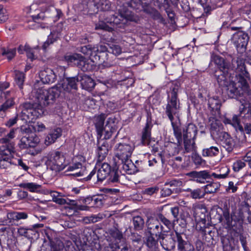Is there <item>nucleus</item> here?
Here are the masks:
<instances>
[{
	"instance_id": "1",
	"label": "nucleus",
	"mask_w": 251,
	"mask_h": 251,
	"mask_svg": "<svg viewBox=\"0 0 251 251\" xmlns=\"http://www.w3.org/2000/svg\"><path fill=\"white\" fill-rule=\"evenodd\" d=\"M80 75L72 77L67 78L62 83L49 89L39 88L32 91V96L34 99L32 104L25 103L24 107L30 110V113L37 110L38 116L44 114V108L47 106L54 103L55 99L60 96H65L66 94L73 93V91L77 89V83L80 81Z\"/></svg>"
},
{
	"instance_id": "2",
	"label": "nucleus",
	"mask_w": 251,
	"mask_h": 251,
	"mask_svg": "<svg viewBox=\"0 0 251 251\" xmlns=\"http://www.w3.org/2000/svg\"><path fill=\"white\" fill-rule=\"evenodd\" d=\"M243 201L239 205L238 208L232 210L231 214L227 209L223 211L224 223L228 229L241 232L243 230V225L246 219L251 224V195L243 192L241 195Z\"/></svg>"
},
{
	"instance_id": "3",
	"label": "nucleus",
	"mask_w": 251,
	"mask_h": 251,
	"mask_svg": "<svg viewBox=\"0 0 251 251\" xmlns=\"http://www.w3.org/2000/svg\"><path fill=\"white\" fill-rule=\"evenodd\" d=\"M179 89V86L177 84H175L172 86L168 93L167 104L165 112L170 121L179 119L180 103L177 98V93Z\"/></svg>"
},
{
	"instance_id": "4",
	"label": "nucleus",
	"mask_w": 251,
	"mask_h": 251,
	"mask_svg": "<svg viewBox=\"0 0 251 251\" xmlns=\"http://www.w3.org/2000/svg\"><path fill=\"white\" fill-rule=\"evenodd\" d=\"M179 89V86L177 84H175L172 86L168 93L167 104L165 112L170 121L179 119L180 103L177 98V93Z\"/></svg>"
},
{
	"instance_id": "5",
	"label": "nucleus",
	"mask_w": 251,
	"mask_h": 251,
	"mask_svg": "<svg viewBox=\"0 0 251 251\" xmlns=\"http://www.w3.org/2000/svg\"><path fill=\"white\" fill-rule=\"evenodd\" d=\"M15 136V130L12 129L9 133L4 137L0 139V143L3 144L0 146V159H16L14 156L15 154V144L11 140Z\"/></svg>"
},
{
	"instance_id": "6",
	"label": "nucleus",
	"mask_w": 251,
	"mask_h": 251,
	"mask_svg": "<svg viewBox=\"0 0 251 251\" xmlns=\"http://www.w3.org/2000/svg\"><path fill=\"white\" fill-rule=\"evenodd\" d=\"M245 32L238 30L231 37V42L235 46L238 53H243L247 50V46L251 37V27Z\"/></svg>"
},
{
	"instance_id": "7",
	"label": "nucleus",
	"mask_w": 251,
	"mask_h": 251,
	"mask_svg": "<svg viewBox=\"0 0 251 251\" xmlns=\"http://www.w3.org/2000/svg\"><path fill=\"white\" fill-rule=\"evenodd\" d=\"M151 0H130V5L133 9L139 11H144L150 14L153 19H161V15L155 9L150 5Z\"/></svg>"
},
{
	"instance_id": "8",
	"label": "nucleus",
	"mask_w": 251,
	"mask_h": 251,
	"mask_svg": "<svg viewBox=\"0 0 251 251\" xmlns=\"http://www.w3.org/2000/svg\"><path fill=\"white\" fill-rule=\"evenodd\" d=\"M64 59L69 65H75L83 72L88 71L92 69V66L88 62V60L80 54H66Z\"/></svg>"
},
{
	"instance_id": "9",
	"label": "nucleus",
	"mask_w": 251,
	"mask_h": 251,
	"mask_svg": "<svg viewBox=\"0 0 251 251\" xmlns=\"http://www.w3.org/2000/svg\"><path fill=\"white\" fill-rule=\"evenodd\" d=\"M65 160L63 153L59 151H55L49 156L47 163L51 170L56 172H60L66 166Z\"/></svg>"
},
{
	"instance_id": "10",
	"label": "nucleus",
	"mask_w": 251,
	"mask_h": 251,
	"mask_svg": "<svg viewBox=\"0 0 251 251\" xmlns=\"http://www.w3.org/2000/svg\"><path fill=\"white\" fill-rule=\"evenodd\" d=\"M134 148L129 144L119 143L115 147V160H123L130 157Z\"/></svg>"
},
{
	"instance_id": "11",
	"label": "nucleus",
	"mask_w": 251,
	"mask_h": 251,
	"mask_svg": "<svg viewBox=\"0 0 251 251\" xmlns=\"http://www.w3.org/2000/svg\"><path fill=\"white\" fill-rule=\"evenodd\" d=\"M176 230L175 233L176 234ZM160 243L163 249L167 251H171L175 248L176 242V235H174V233H172L171 236H168L166 233L160 236L158 238Z\"/></svg>"
},
{
	"instance_id": "12",
	"label": "nucleus",
	"mask_w": 251,
	"mask_h": 251,
	"mask_svg": "<svg viewBox=\"0 0 251 251\" xmlns=\"http://www.w3.org/2000/svg\"><path fill=\"white\" fill-rule=\"evenodd\" d=\"M225 87L226 88V93L230 98L238 99L243 95L244 92L239 84L231 81L228 85Z\"/></svg>"
},
{
	"instance_id": "13",
	"label": "nucleus",
	"mask_w": 251,
	"mask_h": 251,
	"mask_svg": "<svg viewBox=\"0 0 251 251\" xmlns=\"http://www.w3.org/2000/svg\"><path fill=\"white\" fill-rule=\"evenodd\" d=\"M41 81L44 84L53 83L56 78L54 72L50 68H46L41 70L39 74Z\"/></svg>"
},
{
	"instance_id": "14",
	"label": "nucleus",
	"mask_w": 251,
	"mask_h": 251,
	"mask_svg": "<svg viewBox=\"0 0 251 251\" xmlns=\"http://www.w3.org/2000/svg\"><path fill=\"white\" fill-rule=\"evenodd\" d=\"M148 229L150 230V233L155 235L158 238L162 234H164L167 231L163 230V226L161 225L158 220H152L148 224Z\"/></svg>"
},
{
	"instance_id": "15",
	"label": "nucleus",
	"mask_w": 251,
	"mask_h": 251,
	"mask_svg": "<svg viewBox=\"0 0 251 251\" xmlns=\"http://www.w3.org/2000/svg\"><path fill=\"white\" fill-rule=\"evenodd\" d=\"M229 71H216L215 72V76L217 78V82L219 85L221 87H225L226 85H228V83L231 81L230 78V75L231 73H229Z\"/></svg>"
},
{
	"instance_id": "16",
	"label": "nucleus",
	"mask_w": 251,
	"mask_h": 251,
	"mask_svg": "<svg viewBox=\"0 0 251 251\" xmlns=\"http://www.w3.org/2000/svg\"><path fill=\"white\" fill-rule=\"evenodd\" d=\"M6 217L7 219L3 222V225H7L15 221L26 219L28 217V215L25 212L13 211L8 212L7 214Z\"/></svg>"
},
{
	"instance_id": "17",
	"label": "nucleus",
	"mask_w": 251,
	"mask_h": 251,
	"mask_svg": "<svg viewBox=\"0 0 251 251\" xmlns=\"http://www.w3.org/2000/svg\"><path fill=\"white\" fill-rule=\"evenodd\" d=\"M177 249L179 251H195L194 246L184 240L181 234L176 231Z\"/></svg>"
},
{
	"instance_id": "18",
	"label": "nucleus",
	"mask_w": 251,
	"mask_h": 251,
	"mask_svg": "<svg viewBox=\"0 0 251 251\" xmlns=\"http://www.w3.org/2000/svg\"><path fill=\"white\" fill-rule=\"evenodd\" d=\"M118 168L123 169L125 172L131 174L134 172L135 166L130 158L123 160L117 161Z\"/></svg>"
},
{
	"instance_id": "19",
	"label": "nucleus",
	"mask_w": 251,
	"mask_h": 251,
	"mask_svg": "<svg viewBox=\"0 0 251 251\" xmlns=\"http://www.w3.org/2000/svg\"><path fill=\"white\" fill-rule=\"evenodd\" d=\"M107 241L111 243H117L123 240V234L116 228H112L108 230Z\"/></svg>"
},
{
	"instance_id": "20",
	"label": "nucleus",
	"mask_w": 251,
	"mask_h": 251,
	"mask_svg": "<svg viewBox=\"0 0 251 251\" xmlns=\"http://www.w3.org/2000/svg\"><path fill=\"white\" fill-rule=\"evenodd\" d=\"M111 168L107 163H103L98 170L97 177L98 181L102 182L110 174Z\"/></svg>"
},
{
	"instance_id": "21",
	"label": "nucleus",
	"mask_w": 251,
	"mask_h": 251,
	"mask_svg": "<svg viewBox=\"0 0 251 251\" xmlns=\"http://www.w3.org/2000/svg\"><path fill=\"white\" fill-rule=\"evenodd\" d=\"M190 174L194 181L200 183H204L207 179L211 177V174L207 171H193Z\"/></svg>"
},
{
	"instance_id": "22",
	"label": "nucleus",
	"mask_w": 251,
	"mask_h": 251,
	"mask_svg": "<svg viewBox=\"0 0 251 251\" xmlns=\"http://www.w3.org/2000/svg\"><path fill=\"white\" fill-rule=\"evenodd\" d=\"M222 142L223 147L229 153L232 151L235 146V142L228 134L226 132L223 133Z\"/></svg>"
},
{
	"instance_id": "23",
	"label": "nucleus",
	"mask_w": 251,
	"mask_h": 251,
	"mask_svg": "<svg viewBox=\"0 0 251 251\" xmlns=\"http://www.w3.org/2000/svg\"><path fill=\"white\" fill-rule=\"evenodd\" d=\"M62 135V130L60 128H56L50 132L46 136L45 140V143L47 145H49L53 143L57 138Z\"/></svg>"
},
{
	"instance_id": "24",
	"label": "nucleus",
	"mask_w": 251,
	"mask_h": 251,
	"mask_svg": "<svg viewBox=\"0 0 251 251\" xmlns=\"http://www.w3.org/2000/svg\"><path fill=\"white\" fill-rule=\"evenodd\" d=\"M80 81L83 89L90 91L94 88V81L89 76L85 74L80 75Z\"/></svg>"
},
{
	"instance_id": "25",
	"label": "nucleus",
	"mask_w": 251,
	"mask_h": 251,
	"mask_svg": "<svg viewBox=\"0 0 251 251\" xmlns=\"http://www.w3.org/2000/svg\"><path fill=\"white\" fill-rule=\"evenodd\" d=\"M197 127L193 124H189L183 129V138L193 139L196 138L197 134Z\"/></svg>"
},
{
	"instance_id": "26",
	"label": "nucleus",
	"mask_w": 251,
	"mask_h": 251,
	"mask_svg": "<svg viewBox=\"0 0 251 251\" xmlns=\"http://www.w3.org/2000/svg\"><path fill=\"white\" fill-rule=\"evenodd\" d=\"M99 147L97 152L99 160H102L105 158L108 153V144L105 141H101L98 143Z\"/></svg>"
},
{
	"instance_id": "27",
	"label": "nucleus",
	"mask_w": 251,
	"mask_h": 251,
	"mask_svg": "<svg viewBox=\"0 0 251 251\" xmlns=\"http://www.w3.org/2000/svg\"><path fill=\"white\" fill-rule=\"evenodd\" d=\"M108 52V49L105 45L100 44L93 46V52L94 54V60L97 61H100V55L99 54Z\"/></svg>"
},
{
	"instance_id": "28",
	"label": "nucleus",
	"mask_w": 251,
	"mask_h": 251,
	"mask_svg": "<svg viewBox=\"0 0 251 251\" xmlns=\"http://www.w3.org/2000/svg\"><path fill=\"white\" fill-rule=\"evenodd\" d=\"M60 35V31H52L50 35L48 36L47 40L43 44L42 48L44 50H46L48 47L53 44L54 42L59 38Z\"/></svg>"
},
{
	"instance_id": "29",
	"label": "nucleus",
	"mask_w": 251,
	"mask_h": 251,
	"mask_svg": "<svg viewBox=\"0 0 251 251\" xmlns=\"http://www.w3.org/2000/svg\"><path fill=\"white\" fill-rule=\"evenodd\" d=\"M113 121V119L111 118H109L107 122V124L105 126L104 128H103L102 132H104V139H109L112 134L116 132V129L114 127L109 125V123Z\"/></svg>"
},
{
	"instance_id": "30",
	"label": "nucleus",
	"mask_w": 251,
	"mask_h": 251,
	"mask_svg": "<svg viewBox=\"0 0 251 251\" xmlns=\"http://www.w3.org/2000/svg\"><path fill=\"white\" fill-rule=\"evenodd\" d=\"M177 121H179V119L172 120L171 121V122L173 127L174 135L177 140V143L180 145L182 142V133L181 129L177 125Z\"/></svg>"
},
{
	"instance_id": "31",
	"label": "nucleus",
	"mask_w": 251,
	"mask_h": 251,
	"mask_svg": "<svg viewBox=\"0 0 251 251\" xmlns=\"http://www.w3.org/2000/svg\"><path fill=\"white\" fill-rule=\"evenodd\" d=\"M214 62L218 66L219 70L224 71V70L229 71L230 69L228 64L223 58L219 56L216 55L214 57Z\"/></svg>"
},
{
	"instance_id": "32",
	"label": "nucleus",
	"mask_w": 251,
	"mask_h": 251,
	"mask_svg": "<svg viewBox=\"0 0 251 251\" xmlns=\"http://www.w3.org/2000/svg\"><path fill=\"white\" fill-rule=\"evenodd\" d=\"M109 246L112 251H128V245L124 240L117 243H110Z\"/></svg>"
},
{
	"instance_id": "33",
	"label": "nucleus",
	"mask_w": 251,
	"mask_h": 251,
	"mask_svg": "<svg viewBox=\"0 0 251 251\" xmlns=\"http://www.w3.org/2000/svg\"><path fill=\"white\" fill-rule=\"evenodd\" d=\"M186 191L190 193L191 198L193 199H201L203 198L205 195V192H204V191L202 188H197L194 189L188 188L187 189Z\"/></svg>"
},
{
	"instance_id": "34",
	"label": "nucleus",
	"mask_w": 251,
	"mask_h": 251,
	"mask_svg": "<svg viewBox=\"0 0 251 251\" xmlns=\"http://www.w3.org/2000/svg\"><path fill=\"white\" fill-rule=\"evenodd\" d=\"M219 152L220 151L218 147L211 146L209 148L204 149L202 150V154L205 157H214L217 156Z\"/></svg>"
},
{
	"instance_id": "35",
	"label": "nucleus",
	"mask_w": 251,
	"mask_h": 251,
	"mask_svg": "<svg viewBox=\"0 0 251 251\" xmlns=\"http://www.w3.org/2000/svg\"><path fill=\"white\" fill-rule=\"evenodd\" d=\"M19 186L31 192H37L41 187V185L33 182H23L19 184Z\"/></svg>"
},
{
	"instance_id": "36",
	"label": "nucleus",
	"mask_w": 251,
	"mask_h": 251,
	"mask_svg": "<svg viewBox=\"0 0 251 251\" xmlns=\"http://www.w3.org/2000/svg\"><path fill=\"white\" fill-rule=\"evenodd\" d=\"M208 104L209 107L212 110H215L219 113V111L221 107V104L220 100L218 99L217 97L210 98L208 99Z\"/></svg>"
},
{
	"instance_id": "37",
	"label": "nucleus",
	"mask_w": 251,
	"mask_h": 251,
	"mask_svg": "<svg viewBox=\"0 0 251 251\" xmlns=\"http://www.w3.org/2000/svg\"><path fill=\"white\" fill-rule=\"evenodd\" d=\"M183 143L185 150L187 152L195 151L196 146L194 139L183 138Z\"/></svg>"
},
{
	"instance_id": "38",
	"label": "nucleus",
	"mask_w": 251,
	"mask_h": 251,
	"mask_svg": "<svg viewBox=\"0 0 251 251\" xmlns=\"http://www.w3.org/2000/svg\"><path fill=\"white\" fill-rule=\"evenodd\" d=\"M105 119V115L104 114H100L96 118L95 126L99 134H101L102 133Z\"/></svg>"
},
{
	"instance_id": "39",
	"label": "nucleus",
	"mask_w": 251,
	"mask_h": 251,
	"mask_svg": "<svg viewBox=\"0 0 251 251\" xmlns=\"http://www.w3.org/2000/svg\"><path fill=\"white\" fill-rule=\"evenodd\" d=\"M151 127L148 123L144 129L142 137V142L144 145L149 144L151 138Z\"/></svg>"
},
{
	"instance_id": "40",
	"label": "nucleus",
	"mask_w": 251,
	"mask_h": 251,
	"mask_svg": "<svg viewBox=\"0 0 251 251\" xmlns=\"http://www.w3.org/2000/svg\"><path fill=\"white\" fill-rule=\"evenodd\" d=\"M79 50L84 54L88 56L93 62H95L93 46L91 45L84 46L81 47Z\"/></svg>"
},
{
	"instance_id": "41",
	"label": "nucleus",
	"mask_w": 251,
	"mask_h": 251,
	"mask_svg": "<svg viewBox=\"0 0 251 251\" xmlns=\"http://www.w3.org/2000/svg\"><path fill=\"white\" fill-rule=\"evenodd\" d=\"M153 234H150L145 239V244L147 246L151 249L155 250L158 246V241L153 237Z\"/></svg>"
},
{
	"instance_id": "42",
	"label": "nucleus",
	"mask_w": 251,
	"mask_h": 251,
	"mask_svg": "<svg viewBox=\"0 0 251 251\" xmlns=\"http://www.w3.org/2000/svg\"><path fill=\"white\" fill-rule=\"evenodd\" d=\"M25 78V74L23 73L18 71H15V81L20 89L23 88Z\"/></svg>"
},
{
	"instance_id": "43",
	"label": "nucleus",
	"mask_w": 251,
	"mask_h": 251,
	"mask_svg": "<svg viewBox=\"0 0 251 251\" xmlns=\"http://www.w3.org/2000/svg\"><path fill=\"white\" fill-rule=\"evenodd\" d=\"M54 202L60 205H76V201L75 200H71L67 198H63L60 196L58 198H56Z\"/></svg>"
},
{
	"instance_id": "44",
	"label": "nucleus",
	"mask_w": 251,
	"mask_h": 251,
	"mask_svg": "<svg viewBox=\"0 0 251 251\" xmlns=\"http://www.w3.org/2000/svg\"><path fill=\"white\" fill-rule=\"evenodd\" d=\"M220 187V184L216 182H211L204 186V192L207 194L215 193Z\"/></svg>"
},
{
	"instance_id": "45",
	"label": "nucleus",
	"mask_w": 251,
	"mask_h": 251,
	"mask_svg": "<svg viewBox=\"0 0 251 251\" xmlns=\"http://www.w3.org/2000/svg\"><path fill=\"white\" fill-rule=\"evenodd\" d=\"M16 159H0V168L2 169H8L12 165H16Z\"/></svg>"
},
{
	"instance_id": "46",
	"label": "nucleus",
	"mask_w": 251,
	"mask_h": 251,
	"mask_svg": "<svg viewBox=\"0 0 251 251\" xmlns=\"http://www.w3.org/2000/svg\"><path fill=\"white\" fill-rule=\"evenodd\" d=\"M227 124L232 125L236 129H238L241 131H243V127L240 125V122L238 116L234 115L232 120H226Z\"/></svg>"
},
{
	"instance_id": "47",
	"label": "nucleus",
	"mask_w": 251,
	"mask_h": 251,
	"mask_svg": "<svg viewBox=\"0 0 251 251\" xmlns=\"http://www.w3.org/2000/svg\"><path fill=\"white\" fill-rule=\"evenodd\" d=\"M106 195H98L97 197L94 196V204L97 207H101L103 205V204L107 198Z\"/></svg>"
},
{
	"instance_id": "48",
	"label": "nucleus",
	"mask_w": 251,
	"mask_h": 251,
	"mask_svg": "<svg viewBox=\"0 0 251 251\" xmlns=\"http://www.w3.org/2000/svg\"><path fill=\"white\" fill-rule=\"evenodd\" d=\"M246 161L244 160V156L241 159L235 161L232 165L233 170L234 172H239L246 166Z\"/></svg>"
},
{
	"instance_id": "49",
	"label": "nucleus",
	"mask_w": 251,
	"mask_h": 251,
	"mask_svg": "<svg viewBox=\"0 0 251 251\" xmlns=\"http://www.w3.org/2000/svg\"><path fill=\"white\" fill-rule=\"evenodd\" d=\"M28 138V142L30 147H35L39 142V139L36 135L33 132L29 134H26Z\"/></svg>"
},
{
	"instance_id": "50",
	"label": "nucleus",
	"mask_w": 251,
	"mask_h": 251,
	"mask_svg": "<svg viewBox=\"0 0 251 251\" xmlns=\"http://www.w3.org/2000/svg\"><path fill=\"white\" fill-rule=\"evenodd\" d=\"M133 224L136 230H140L144 226V221L141 217L136 216L133 218Z\"/></svg>"
},
{
	"instance_id": "51",
	"label": "nucleus",
	"mask_w": 251,
	"mask_h": 251,
	"mask_svg": "<svg viewBox=\"0 0 251 251\" xmlns=\"http://www.w3.org/2000/svg\"><path fill=\"white\" fill-rule=\"evenodd\" d=\"M109 180L113 183L120 182V179L122 176H120L119 172L117 170L110 171Z\"/></svg>"
},
{
	"instance_id": "52",
	"label": "nucleus",
	"mask_w": 251,
	"mask_h": 251,
	"mask_svg": "<svg viewBox=\"0 0 251 251\" xmlns=\"http://www.w3.org/2000/svg\"><path fill=\"white\" fill-rule=\"evenodd\" d=\"M1 53L3 56H5L7 58L10 60L14 57L16 54V49H13L6 50L5 49H2Z\"/></svg>"
},
{
	"instance_id": "53",
	"label": "nucleus",
	"mask_w": 251,
	"mask_h": 251,
	"mask_svg": "<svg viewBox=\"0 0 251 251\" xmlns=\"http://www.w3.org/2000/svg\"><path fill=\"white\" fill-rule=\"evenodd\" d=\"M158 221H160L168 229V230H170L171 228L173 226V224L165 217L162 214H159L158 216Z\"/></svg>"
},
{
	"instance_id": "54",
	"label": "nucleus",
	"mask_w": 251,
	"mask_h": 251,
	"mask_svg": "<svg viewBox=\"0 0 251 251\" xmlns=\"http://www.w3.org/2000/svg\"><path fill=\"white\" fill-rule=\"evenodd\" d=\"M14 104L13 98L8 99L2 105L0 106V111H5L8 108L11 107Z\"/></svg>"
},
{
	"instance_id": "55",
	"label": "nucleus",
	"mask_w": 251,
	"mask_h": 251,
	"mask_svg": "<svg viewBox=\"0 0 251 251\" xmlns=\"http://www.w3.org/2000/svg\"><path fill=\"white\" fill-rule=\"evenodd\" d=\"M108 52L115 55H118L122 52L121 47L117 45H112L108 48Z\"/></svg>"
},
{
	"instance_id": "56",
	"label": "nucleus",
	"mask_w": 251,
	"mask_h": 251,
	"mask_svg": "<svg viewBox=\"0 0 251 251\" xmlns=\"http://www.w3.org/2000/svg\"><path fill=\"white\" fill-rule=\"evenodd\" d=\"M28 138V137H27V135L26 134L21 138L20 142L19 143V146L21 149H24L30 147Z\"/></svg>"
},
{
	"instance_id": "57",
	"label": "nucleus",
	"mask_w": 251,
	"mask_h": 251,
	"mask_svg": "<svg viewBox=\"0 0 251 251\" xmlns=\"http://www.w3.org/2000/svg\"><path fill=\"white\" fill-rule=\"evenodd\" d=\"M157 6L159 9H167L169 8V4L168 0H156Z\"/></svg>"
},
{
	"instance_id": "58",
	"label": "nucleus",
	"mask_w": 251,
	"mask_h": 251,
	"mask_svg": "<svg viewBox=\"0 0 251 251\" xmlns=\"http://www.w3.org/2000/svg\"><path fill=\"white\" fill-rule=\"evenodd\" d=\"M236 233L239 234V239L241 243V245L246 251L247 250V242H246V237L244 236L243 233V230L241 232H237L236 231H234Z\"/></svg>"
},
{
	"instance_id": "59",
	"label": "nucleus",
	"mask_w": 251,
	"mask_h": 251,
	"mask_svg": "<svg viewBox=\"0 0 251 251\" xmlns=\"http://www.w3.org/2000/svg\"><path fill=\"white\" fill-rule=\"evenodd\" d=\"M224 171H226V173L223 174H217L216 173H212L211 174V176H213L215 178H218V179H222V178H225L227 177L229 172V169L227 167H224L222 169Z\"/></svg>"
},
{
	"instance_id": "60",
	"label": "nucleus",
	"mask_w": 251,
	"mask_h": 251,
	"mask_svg": "<svg viewBox=\"0 0 251 251\" xmlns=\"http://www.w3.org/2000/svg\"><path fill=\"white\" fill-rule=\"evenodd\" d=\"M8 17L6 9L0 5V23H4L8 19Z\"/></svg>"
},
{
	"instance_id": "61",
	"label": "nucleus",
	"mask_w": 251,
	"mask_h": 251,
	"mask_svg": "<svg viewBox=\"0 0 251 251\" xmlns=\"http://www.w3.org/2000/svg\"><path fill=\"white\" fill-rule=\"evenodd\" d=\"M175 190V188L172 189L169 188L168 186H166L165 184L164 187L162 189L161 191V195L162 197H167L170 196Z\"/></svg>"
},
{
	"instance_id": "62",
	"label": "nucleus",
	"mask_w": 251,
	"mask_h": 251,
	"mask_svg": "<svg viewBox=\"0 0 251 251\" xmlns=\"http://www.w3.org/2000/svg\"><path fill=\"white\" fill-rule=\"evenodd\" d=\"M105 217V215L103 213H99L97 215H92L90 216V220L92 223H95L101 221Z\"/></svg>"
},
{
	"instance_id": "63",
	"label": "nucleus",
	"mask_w": 251,
	"mask_h": 251,
	"mask_svg": "<svg viewBox=\"0 0 251 251\" xmlns=\"http://www.w3.org/2000/svg\"><path fill=\"white\" fill-rule=\"evenodd\" d=\"M238 189V183H234L233 181L228 182V186L226 188V191L229 193H235Z\"/></svg>"
},
{
	"instance_id": "64",
	"label": "nucleus",
	"mask_w": 251,
	"mask_h": 251,
	"mask_svg": "<svg viewBox=\"0 0 251 251\" xmlns=\"http://www.w3.org/2000/svg\"><path fill=\"white\" fill-rule=\"evenodd\" d=\"M238 82L240 84L239 85L240 86V88L242 89L244 93L247 91L248 88V84L246 79L243 77H240Z\"/></svg>"
}]
</instances>
